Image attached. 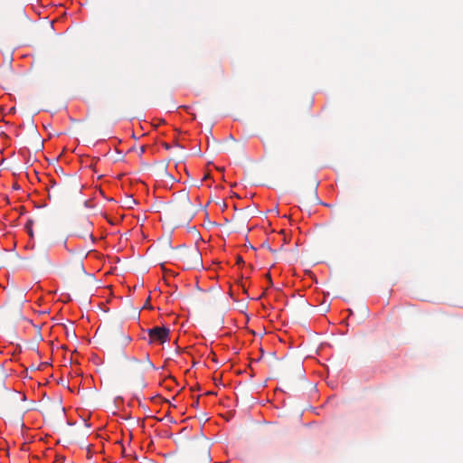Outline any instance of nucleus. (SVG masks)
Wrapping results in <instances>:
<instances>
[{
	"mask_svg": "<svg viewBox=\"0 0 463 463\" xmlns=\"http://www.w3.org/2000/svg\"><path fill=\"white\" fill-rule=\"evenodd\" d=\"M80 193V184L79 183L70 184L68 183L51 181L48 187V198L54 202L70 200Z\"/></svg>",
	"mask_w": 463,
	"mask_h": 463,
	"instance_id": "nucleus-1",
	"label": "nucleus"
},
{
	"mask_svg": "<svg viewBox=\"0 0 463 463\" xmlns=\"http://www.w3.org/2000/svg\"><path fill=\"white\" fill-rule=\"evenodd\" d=\"M173 212L176 217L184 220L192 219L195 213L193 203L187 194H184L179 202L173 205Z\"/></svg>",
	"mask_w": 463,
	"mask_h": 463,
	"instance_id": "nucleus-2",
	"label": "nucleus"
},
{
	"mask_svg": "<svg viewBox=\"0 0 463 463\" xmlns=\"http://www.w3.org/2000/svg\"><path fill=\"white\" fill-rule=\"evenodd\" d=\"M169 329L165 326H155L152 328H149L147 330V334L149 336L148 343H158V344H164L166 341L169 340Z\"/></svg>",
	"mask_w": 463,
	"mask_h": 463,
	"instance_id": "nucleus-3",
	"label": "nucleus"
},
{
	"mask_svg": "<svg viewBox=\"0 0 463 463\" xmlns=\"http://www.w3.org/2000/svg\"><path fill=\"white\" fill-rule=\"evenodd\" d=\"M183 259L187 265V269H194L202 265V256L197 248H192L183 253Z\"/></svg>",
	"mask_w": 463,
	"mask_h": 463,
	"instance_id": "nucleus-4",
	"label": "nucleus"
},
{
	"mask_svg": "<svg viewBox=\"0 0 463 463\" xmlns=\"http://www.w3.org/2000/svg\"><path fill=\"white\" fill-rule=\"evenodd\" d=\"M203 459L205 463H208L210 461V450L207 446H205L203 449Z\"/></svg>",
	"mask_w": 463,
	"mask_h": 463,
	"instance_id": "nucleus-5",
	"label": "nucleus"
},
{
	"mask_svg": "<svg viewBox=\"0 0 463 463\" xmlns=\"http://www.w3.org/2000/svg\"><path fill=\"white\" fill-rule=\"evenodd\" d=\"M33 223V222L32 220H28L25 224V228L27 229L31 237L33 236V230H32Z\"/></svg>",
	"mask_w": 463,
	"mask_h": 463,
	"instance_id": "nucleus-6",
	"label": "nucleus"
},
{
	"mask_svg": "<svg viewBox=\"0 0 463 463\" xmlns=\"http://www.w3.org/2000/svg\"><path fill=\"white\" fill-rule=\"evenodd\" d=\"M243 262V260L241 256H238L237 257V263L240 264V263H242Z\"/></svg>",
	"mask_w": 463,
	"mask_h": 463,
	"instance_id": "nucleus-7",
	"label": "nucleus"
},
{
	"mask_svg": "<svg viewBox=\"0 0 463 463\" xmlns=\"http://www.w3.org/2000/svg\"><path fill=\"white\" fill-rule=\"evenodd\" d=\"M266 277H267V279H269V283H270V284H272L271 278H270V274H269V273H267V274H266Z\"/></svg>",
	"mask_w": 463,
	"mask_h": 463,
	"instance_id": "nucleus-8",
	"label": "nucleus"
},
{
	"mask_svg": "<svg viewBox=\"0 0 463 463\" xmlns=\"http://www.w3.org/2000/svg\"><path fill=\"white\" fill-rule=\"evenodd\" d=\"M206 394L207 395H212V394H215V392H207Z\"/></svg>",
	"mask_w": 463,
	"mask_h": 463,
	"instance_id": "nucleus-9",
	"label": "nucleus"
},
{
	"mask_svg": "<svg viewBox=\"0 0 463 463\" xmlns=\"http://www.w3.org/2000/svg\"><path fill=\"white\" fill-rule=\"evenodd\" d=\"M198 404H199V402H198V400H197L196 402H194L193 403V406H198Z\"/></svg>",
	"mask_w": 463,
	"mask_h": 463,
	"instance_id": "nucleus-10",
	"label": "nucleus"
},
{
	"mask_svg": "<svg viewBox=\"0 0 463 463\" xmlns=\"http://www.w3.org/2000/svg\"><path fill=\"white\" fill-rule=\"evenodd\" d=\"M145 151V147L142 146L141 149H140V152L143 153Z\"/></svg>",
	"mask_w": 463,
	"mask_h": 463,
	"instance_id": "nucleus-11",
	"label": "nucleus"
},
{
	"mask_svg": "<svg viewBox=\"0 0 463 463\" xmlns=\"http://www.w3.org/2000/svg\"><path fill=\"white\" fill-rule=\"evenodd\" d=\"M71 335L72 337L76 336L74 331H72Z\"/></svg>",
	"mask_w": 463,
	"mask_h": 463,
	"instance_id": "nucleus-12",
	"label": "nucleus"
},
{
	"mask_svg": "<svg viewBox=\"0 0 463 463\" xmlns=\"http://www.w3.org/2000/svg\"><path fill=\"white\" fill-rule=\"evenodd\" d=\"M131 361L135 362V363H138V361L135 358H132Z\"/></svg>",
	"mask_w": 463,
	"mask_h": 463,
	"instance_id": "nucleus-13",
	"label": "nucleus"
},
{
	"mask_svg": "<svg viewBox=\"0 0 463 463\" xmlns=\"http://www.w3.org/2000/svg\"><path fill=\"white\" fill-rule=\"evenodd\" d=\"M127 342L130 341V338L128 336L126 337Z\"/></svg>",
	"mask_w": 463,
	"mask_h": 463,
	"instance_id": "nucleus-14",
	"label": "nucleus"
},
{
	"mask_svg": "<svg viewBox=\"0 0 463 463\" xmlns=\"http://www.w3.org/2000/svg\"><path fill=\"white\" fill-rule=\"evenodd\" d=\"M67 335L70 336L71 335V333L69 331H67Z\"/></svg>",
	"mask_w": 463,
	"mask_h": 463,
	"instance_id": "nucleus-15",
	"label": "nucleus"
}]
</instances>
